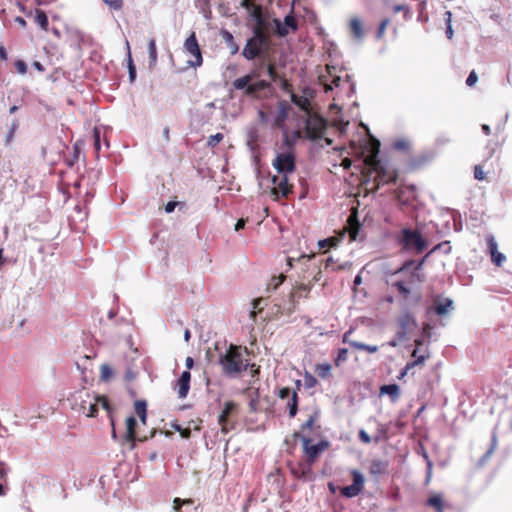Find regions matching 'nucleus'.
I'll list each match as a JSON object with an SVG mask.
<instances>
[{"label": "nucleus", "instance_id": "f257e3e1", "mask_svg": "<svg viewBox=\"0 0 512 512\" xmlns=\"http://www.w3.org/2000/svg\"><path fill=\"white\" fill-rule=\"evenodd\" d=\"M243 352L248 353L246 347L242 348L230 344L227 350L222 353L219 352L218 345H215L214 350L208 349L206 351V358L209 363L220 365L223 374L226 376L235 377L246 371L250 366L248 360L243 358Z\"/></svg>", "mask_w": 512, "mask_h": 512}, {"label": "nucleus", "instance_id": "f03ea898", "mask_svg": "<svg viewBox=\"0 0 512 512\" xmlns=\"http://www.w3.org/2000/svg\"><path fill=\"white\" fill-rule=\"evenodd\" d=\"M370 154L365 157L364 163L367 166V173L365 177L368 179L375 174L373 180V190L379 189L381 186L395 183L398 179V171L383 163L378 159V153L380 149V142L377 139L372 138L370 143Z\"/></svg>", "mask_w": 512, "mask_h": 512}, {"label": "nucleus", "instance_id": "7ed1b4c3", "mask_svg": "<svg viewBox=\"0 0 512 512\" xmlns=\"http://www.w3.org/2000/svg\"><path fill=\"white\" fill-rule=\"evenodd\" d=\"M403 251L420 254L427 248V241L418 230L403 228L396 237Z\"/></svg>", "mask_w": 512, "mask_h": 512}, {"label": "nucleus", "instance_id": "20e7f679", "mask_svg": "<svg viewBox=\"0 0 512 512\" xmlns=\"http://www.w3.org/2000/svg\"><path fill=\"white\" fill-rule=\"evenodd\" d=\"M294 437L299 438L302 441L304 459L311 464H313L319 458L321 453L329 447V442L327 440H321L317 444H312V440L307 434L295 432Z\"/></svg>", "mask_w": 512, "mask_h": 512}, {"label": "nucleus", "instance_id": "39448f33", "mask_svg": "<svg viewBox=\"0 0 512 512\" xmlns=\"http://www.w3.org/2000/svg\"><path fill=\"white\" fill-rule=\"evenodd\" d=\"M326 129V120L317 115L309 114L305 122V134L310 140H317L322 138Z\"/></svg>", "mask_w": 512, "mask_h": 512}, {"label": "nucleus", "instance_id": "423d86ee", "mask_svg": "<svg viewBox=\"0 0 512 512\" xmlns=\"http://www.w3.org/2000/svg\"><path fill=\"white\" fill-rule=\"evenodd\" d=\"M279 174H292L296 170V160L293 152L278 153L272 162Z\"/></svg>", "mask_w": 512, "mask_h": 512}, {"label": "nucleus", "instance_id": "0eeeda50", "mask_svg": "<svg viewBox=\"0 0 512 512\" xmlns=\"http://www.w3.org/2000/svg\"><path fill=\"white\" fill-rule=\"evenodd\" d=\"M184 50L186 53L192 56V59L187 61L189 66L196 68L202 65L203 57L195 32H192L190 36L185 40Z\"/></svg>", "mask_w": 512, "mask_h": 512}, {"label": "nucleus", "instance_id": "6e6552de", "mask_svg": "<svg viewBox=\"0 0 512 512\" xmlns=\"http://www.w3.org/2000/svg\"><path fill=\"white\" fill-rule=\"evenodd\" d=\"M289 174H280L272 177L273 187L271 193L279 198H287L293 191V185L289 183Z\"/></svg>", "mask_w": 512, "mask_h": 512}, {"label": "nucleus", "instance_id": "1a4fd4ad", "mask_svg": "<svg viewBox=\"0 0 512 512\" xmlns=\"http://www.w3.org/2000/svg\"><path fill=\"white\" fill-rule=\"evenodd\" d=\"M93 400L94 394L85 389L74 392L69 398L71 408L82 414L86 413L87 404Z\"/></svg>", "mask_w": 512, "mask_h": 512}, {"label": "nucleus", "instance_id": "9d476101", "mask_svg": "<svg viewBox=\"0 0 512 512\" xmlns=\"http://www.w3.org/2000/svg\"><path fill=\"white\" fill-rule=\"evenodd\" d=\"M351 475L353 478V483L340 489L341 495L347 498L358 496L364 488L363 475L358 470H352Z\"/></svg>", "mask_w": 512, "mask_h": 512}, {"label": "nucleus", "instance_id": "9b49d317", "mask_svg": "<svg viewBox=\"0 0 512 512\" xmlns=\"http://www.w3.org/2000/svg\"><path fill=\"white\" fill-rule=\"evenodd\" d=\"M270 46L259 43L257 40L249 38L242 50V55L247 60H254L259 57L263 52H266Z\"/></svg>", "mask_w": 512, "mask_h": 512}, {"label": "nucleus", "instance_id": "f8f14e48", "mask_svg": "<svg viewBox=\"0 0 512 512\" xmlns=\"http://www.w3.org/2000/svg\"><path fill=\"white\" fill-rule=\"evenodd\" d=\"M278 397L281 400H286V407L289 410V416L295 417L298 412V395L297 392L291 390L289 387H283L278 392Z\"/></svg>", "mask_w": 512, "mask_h": 512}, {"label": "nucleus", "instance_id": "ddd939ff", "mask_svg": "<svg viewBox=\"0 0 512 512\" xmlns=\"http://www.w3.org/2000/svg\"><path fill=\"white\" fill-rule=\"evenodd\" d=\"M273 23L276 28V34L280 37H284L289 33L288 27L291 28L293 31H296L298 29V23L293 15V10L291 11L290 14L285 16L284 23H282L279 19H274Z\"/></svg>", "mask_w": 512, "mask_h": 512}, {"label": "nucleus", "instance_id": "4468645a", "mask_svg": "<svg viewBox=\"0 0 512 512\" xmlns=\"http://www.w3.org/2000/svg\"><path fill=\"white\" fill-rule=\"evenodd\" d=\"M312 465L306 459L290 466V471L298 479H308L312 474Z\"/></svg>", "mask_w": 512, "mask_h": 512}, {"label": "nucleus", "instance_id": "2eb2a0df", "mask_svg": "<svg viewBox=\"0 0 512 512\" xmlns=\"http://www.w3.org/2000/svg\"><path fill=\"white\" fill-rule=\"evenodd\" d=\"M326 69L328 76L322 75L320 76L319 80L320 83L324 86V90L328 92L332 91L334 87H339L342 79L339 76L333 75L332 70H335L334 67L327 65Z\"/></svg>", "mask_w": 512, "mask_h": 512}, {"label": "nucleus", "instance_id": "dca6fc26", "mask_svg": "<svg viewBox=\"0 0 512 512\" xmlns=\"http://www.w3.org/2000/svg\"><path fill=\"white\" fill-rule=\"evenodd\" d=\"M191 373L190 371H183L180 378L177 380L175 388L180 399L187 397L190 389Z\"/></svg>", "mask_w": 512, "mask_h": 512}, {"label": "nucleus", "instance_id": "f3484780", "mask_svg": "<svg viewBox=\"0 0 512 512\" xmlns=\"http://www.w3.org/2000/svg\"><path fill=\"white\" fill-rule=\"evenodd\" d=\"M271 84L269 81L266 80H258L254 83H249L247 86L242 89L244 91V94L249 97L258 98L259 93L262 90H266L270 88Z\"/></svg>", "mask_w": 512, "mask_h": 512}, {"label": "nucleus", "instance_id": "a211bd4d", "mask_svg": "<svg viewBox=\"0 0 512 512\" xmlns=\"http://www.w3.org/2000/svg\"><path fill=\"white\" fill-rule=\"evenodd\" d=\"M488 250L491 256V261L498 267L502 266L506 257L498 251V245L493 236L487 238Z\"/></svg>", "mask_w": 512, "mask_h": 512}, {"label": "nucleus", "instance_id": "6ab92c4d", "mask_svg": "<svg viewBox=\"0 0 512 512\" xmlns=\"http://www.w3.org/2000/svg\"><path fill=\"white\" fill-rule=\"evenodd\" d=\"M137 421L134 416H129L126 419V434L125 440L130 443V449L135 448Z\"/></svg>", "mask_w": 512, "mask_h": 512}, {"label": "nucleus", "instance_id": "aec40b11", "mask_svg": "<svg viewBox=\"0 0 512 512\" xmlns=\"http://www.w3.org/2000/svg\"><path fill=\"white\" fill-rule=\"evenodd\" d=\"M416 279H419V275L416 274L415 272H413L410 274L409 279L407 281L399 280V281L394 282L392 285H393V287H395L398 290V292L404 298H408L410 295V292H411V290L408 286L413 284Z\"/></svg>", "mask_w": 512, "mask_h": 512}, {"label": "nucleus", "instance_id": "412c9836", "mask_svg": "<svg viewBox=\"0 0 512 512\" xmlns=\"http://www.w3.org/2000/svg\"><path fill=\"white\" fill-rule=\"evenodd\" d=\"M270 26H254L252 29V39L257 40L259 43H264L268 46L271 45V37L269 34Z\"/></svg>", "mask_w": 512, "mask_h": 512}, {"label": "nucleus", "instance_id": "4be33fe9", "mask_svg": "<svg viewBox=\"0 0 512 512\" xmlns=\"http://www.w3.org/2000/svg\"><path fill=\"white\" fill-rule=\"evenodd\" d=\"M398 323H399L402 333L404 335H406L408 332L412 331L417 326V322H416L414 316L409 312L402 314L399 317Z\"/></svg>", "mask_w": 512, "mask_h": 512}, {"label": "nucleus", "instance_id": "5701e85b", "mask_svg": "<svg viewBox=\"0 0 512 512\" xmlns=\"http://www.w3.org/2000/svg\"><path fill=\"white\" fill-rule=\"evenodd\" d=\"M453 308V301L449 298H445L442 300L435 299L434 306L429 308L428 312L431 310L434 311L437 315H445Z\"/></svg>", "mask_w": 512, "mask_h": 512}, {"label": "nucleus", "instance_id": "b1692460", "mask_svg": "<svg viewBox=\"0 0 512 512\" xmlns=\"http://www.w3.org/2000/svg\"><path fill=\"white\" fill-rule=\"evenodd\" d=\"M260 76V72L258 69H253L250 71L249 74L237 78L233 81L232 85L236 90H242L244 89L247 84H249L252 80L258 78Z\"/></svg>", "mask_w": 512, "mask_h": 512}, {"label": "nucleus", "instance_id": "393cba45", "mask_svg": "<svg viewBox=\"0 0 512 512\" xmlns=\"http://www.w3.org/2000/svg\"><path fill=\"white\" fill-rule=\"evenodd\" d=\"M347 226H348L347 228H348L350 240H353V241L357 240L358 233H359V230L361 228V225H360V223L358 221L356 211H354L348 217Z\"/></svg>", "mask_w": 512, "mask_h": 512}, {"label": "nucleus", "instance_id": "a878e982", "mask_svg": "<svg viewBox=\"0 0 512 512\" xmlns=\"http://www.w3.org/2000/svg\"><path fill=\"white\" fill-rule=\"evenodd\" d=\"M388 462L380 459H374L369 464V473L372 476H380L387 472Z\"/></svg>", "mask_w": 512, "mask_h": 512}, {"label": "nucleus", "instance_id": "bb28decb", "mask_svg": "<svg viewBox=\"0 0 512 512\" xmlns=\"http://www.w3.org/2000/svg\"><path fill=\"white\" fill-rule=\"evenodd\" d=\"M426 506L431 507L435 512H444V499L440 493H431L426 501Z\"/></svg>", "mask_w": 512, "mask_h": 512}, {"label": "nucleus", "instance_id": "cd10ccee", "mask_svg": "<svg viewBox=\"0 0 512 512\" xmlns=\"http://www.w3.org/2000/svg\"><path fill=\"white\" fill-rule=\"evenodd\" d=\"M314 372L319 378L328 380L332 376V365L327 362L316 364Z\"/></svg>", "mask_w": 512, "mask_h": 512}, {"label": "nucleus", "instance_id": "c85d7f7f", "mask_svg": "<svg viewBox=\"0 0 512 512\" xmlns=\"http://www.w3.org/2000/svg\"><path fill=\"white\" fill-rule=\"evenodd\" d=\"M430 160H431V156L429 154L422 153V154L415 155V156L411 157L408 165L412 170H415V169H418V168L424 166Z\"/></svg>", "mask_w": 512, "mask_h": 512}, {"label": "nucleus", "instance_id": "c756f323", "mask_svg": "<svg viewBox=\"0 0 512 512\" xmlns=\"http://www.w3.org/2000/svg\"><path fill=\"white\" fill-rule=\"evenodd\" d=\"M251 16L255 21L254 26H270V23L265 19L261 5L253 6Z\"/></svg>", "mask_w": 512, "mask_h": 512}, {"label": "nucleus", "instance_id": "7c9ffc66", "mask_svg": "<svg viewBox=\"0 0 512 512\" xmlns=\"http://www.w3.org/2000/svg\"><path fill=\"white\" fill-rule=\"evenodd\" d=\"M349 28L354 38L361 39L364 35L361 20L357 17L351 18Z\"/></svg>", "mask_w": 512, "mask_h": 512}, {"label": "nucleus", "instance_id": "2f4dec72", "mask_svg": "<svg viewBox=\"0 0 512 512\" xmlns=\"http://www.w3.org/2000/svg\"><path fill=\"white\" fill-rule=\"evenodd\" d=\"M221 36L225 43L227 44L228 48L230 49L231 55L237 54L239 51V46L235 42L233 35L227 30H222Z\"/></svg>", "mask_w": 512, "mask_h": 512}, {"label": "nucleus", "instance_id": "473e14b6", "mask_svg": "<svg viewBox=\"0 0 512 512\" xmlns=\"http://www.w3.org/2000/svg\"><path fill=\"white\" fill-rule=\"evenodd\" d=\"M381 395H389L392 401H396L400 395V388L397 384L383 385L380 387Z\"/></svg>", "mask_w": 512, "mask_h": 512}, {"label": "nucleus", "instance_id": "72a5a7b5", "mask_svg": "<svg viewBox=\"0 0 512 512\" xmlns=\"http://www.w3.org/2000/svg\"><path fill=\"white\" fill-rule=\"evenodd\" d=\"M317 418H318L317 413H314L313 415H311L305 421V423L302 424L300 433L305 434V432L307 430H310L311 432L318 431L320 429V426L316 425Z\"/></svg>", "mask_w": 512, "mask_h": 512}, {"label": "nucleus", "instance_id": "f704fd0d", "mask_svg": "<svg viewBox=\"0 0 512 512\" xmlns=\"http://www.w3.org/2000/svg\"><path fill=\"white\" fill-rule=\"evenodd\" d=\"M34 22L39 25L42 30L48 31L49 21L46 13L43 10H35Z\"/></svg>", "mask_w": 512, "mask_h": 512}, {"label": "nucleus", "instance_id": "c9c22d12", "mask_svg": "<svg viewBox=\"0 0 512 512\" xmlns=\"http://www.w3.org/2000/svg\"><path fill=\"white\" fill-rule=\"evenodd\" d=\"M146 407H147V404L144 400H137L134 404L135 413L140 418V420L143 424H146V418H147Z\"/></svg>", "mask_w": 512, "mask_h": 512}, {"label": "nucleus", "instance_id": "e433bc0d", "mask_svg": "<svg viewBox=\"0 0 512 512\" xmlns=\"http://www.w3.org/2000/svg\"><path fill=\"white\" fill-rule=\"evenodd\" d=\"M349 345L354 349L366 351L371 354L376 353L379 350L377 345H368L358 341L349 342Z\"/></svg>", "mask_w": 512, "mask_h": 512}, {"label": "nucleus", "instance_id": "4c0bfd02", "mask_svg": "<svg viewBox=\"0 0 512 512\" xmlns=\"http://www.w3.org/2000/svg\"><path fill=\"white\" fill-rule=\"evenodd\" d=\"M229 417L224 412L219 415L218 423L221 426V432L227 434L234 428V425L229 421Z\"/></svg>", "mask_w": 512, "mask_h": 512}, {"label": "nucleus", "instance_id": "58836bf2", "mask_svg": "<svg viewBox=\"0 0 512 512\" xmlns=\"http://www.w3.org/2000/svg\"><path fill=\"white\" fill-rule=\"evenodd\" d=\"M425 359L426 357L424 355H420L418 359L408 362L401 371L400 375L398 376V379H402L403 377H405L408 374V372L415 366L423 364Z\"/></svg>", "mask_w": 512, "mask_h": 512}, {"label": "nucleus", "instance_id": "ea45409f", "mask_svg": "<svg viewBox=\"0 0 512 512\" xmlns=\"http://www.w3.org/2000/svg\"><path fill=\"white\" fill-rule=\"evenodd\" d=\"M292 101L293 103H295L298 107H300L302 110H304L305 112L309 114L310 113V102L309 100L306 98V97H303V96H297V95H292Z\"/></svg>", "mask_w": 512, "mask_h": 512}, {"label": "nucleus", "instance_id": "a19ab883", "mask_svg": "<svg viewBox=\"0 0 512 512\" xmlns=\"http://www.w3.org/2000/svg\"><path fill=\"white\" fill-rule=\"evenodd\" d=\"M148 53L151 64H155L157 61V47L154 38H151L148 42Z\"/></svg>", "mask_w": 512, "mask_h": 512}, {"label": "nucleus", "instance_id": "79ce46f5", "mask_svg": "<svg viewBox=\"0 0 512 512\" xmlns=\"http://www.w3.org/2000/svg\"><path fill=\"white\" fill-rule=\"evenodd\" d=\"M348 360V349L346 348H340L337 352V356L334 359V364L336 367L341 366L343 363H345Z\"/></svg>", "mask_w": 512, "mask_h": 512}, {"label": "nucleus", "instance_id": "37998d69", "mask_svg": "<svg viewBox=\"0 0 512 512\" xmlns=\"http://www.w3.org/2000/svg\"><path fill=\"white\" fill-rule=\"evenodd\" d=\"M98 405L96 395H94V400L87 404V411L84 415L87 417H95L98 413Z\"/></svg>", "mask_w": 512, "mask_h": 512}, {"label": "nucleus", "instance_id": "c03bdc74", "mask_svg": "<svg viewBox=\"0 0 512 512\" xmlns=\"http://www.w3.org/2000/svg\"><path fill=\"white\" fill-rule=\"evenodd\" d=\"M389 24H390V19H388V18H385L380 22L378 30L376 32L377 39H382L384 37L386 28L388 27Z\"/></svg>", "mask_w": 512, "mask_h": 512}, {"label": "nucleus", "instance_id": "a18cd8bd", "mask_svg": "<svg viewBox=\"0 0 512 512\" xmlns=\"http://www.w3.org/2000/svg\"><path fill=\"white\" fill-rule=\"evenodd\" d=\"M100 373H101L100 377H101V379H102L103 381H108V380H110V379H111V377H112V374H113L112 369H111V368H110V366H109V365H107V364H103V365H101V367H100Z\"/></svg>", "mask_w": 512, "mask_h": 512}, {"label": "nucleus", "instance_id": "49530a36", "mask_svg": "<svg viewBox=\"0 0 512 512\" xmlns=\"http://www.w3.org/2000/svg\"><path fill=\"white\" fill-rule=\"evenodd\" d=\"M184 504H193V500L192 499H181V498H175L173 500V510L174 512H179L182 505Z\"/></svg>", "mask_w": 512, "mask_h": 512}, {"label": "nucleus", "instance_id": "de8ad7c7", "mask_svg": "<svg viewBox=\"0 0 512 512\" xmlns=\"http://www.w3.org/2000/svg\"><path fill=\"white\" fill-rule=\"evenodd\" d=\"M110 9L119 11L123 8V0H102Z\"/></svg>", "mask_w": 512, "mask_h": 512}, {"label": "nucleus", "instance_id": "09e8293b", "mask_svg": "<svg viewBox=\"0 0 512 512\" xmlns=\"http://www.w3.org/2000/svg\"><path fill=\"white\" fill-rule=\"evenodd\" d=\"M80 155V150L77 145L74 146L73 155H71V158H66L65 163L68 167H73L74 164L78 161Z\"/></svg>", "mask_w": 512, "mask_h": 512}, {"label": "nucleus", "instance_id": "8fccbe9b", "mask_svg": "<svg viewBox=\"0 0 512 512\" xmlns=\"http://www.w3.org/2000/svg\"><path fill=\"white\" fill-rule=\"evenodd\" d=\"M262 301H263L262 298H256L252 302L253 310L250 312V318L254 321H255L257 313L262 311V308L260 307V304Z\"/></svg>", "mask_w": 512, "mask_h": 512}, {"label": "nucleus", "instance_id": "3c124183", "mask_svg": "<svg viewBox=\"0 0 512 512\" xmlns=\"http://www.w3.org/2000/svg\"><path fill=\"white\" fill-rule=\"evenodd\" d=\"M392 11L395 14L399 13V12H403L405 19H408L410 17V10H409V7L406 5H402V4L394 5L392 8Z\"/></svg>", "mask_w": 512, "mask_h": 512}, {"label": "nucleus", "instance_id": "603ef678", "mask_svg": "<svg viewBox=\"0 0 512 512\" xmlns=\"http://www.w3.org/2000/svg\"><path fill=\"white\" fill-rule=\"evenodd\" d=\"M301 291L308 292V289L305 285H300L296 289H294L290 294V299L292 302H295L296 299L301 297Z\"/></svg>", "mask_w": 512, "mask_h": 512}, {"label": "nucleus", "instance_id": "864d4df0", "mask_svg": "<svg viewBox=\"0 0 512 512\" xmlns=\"http://www.w3.org/2000/svg\"><path fill=\"white\" fill-rule=\"evenodd\" d=\"M268 75L271 79V81H276L278 79V73L276 70V66L274 63L269 62L266 66Z\"/></svg>", "mask_w": 512, "mask_h": 512}, {"label": "nucleus", "instance_id": "5fc2aeb1", "mask_svg": "<svg viewBox=\"0 0 512 512\" xmlns=\"http://www.w3.org/2000/svg\"><path fill=\"white\" fill-rule=\"evenodd\" d=\"M224 136L222 133H216L214 135H211L208 138V145L210 147H215L218 143H220L223 140Z\"/></svg>", "mask_w": 512, "mask_h": 512}, {"label": "nucleus", "instance_id": "6e6d98bb", "mask_svg": "<svg viewBox=\"0 0 512 512\" xmlns=\"http://www.w3.org/2000/svg\"><path fill=\"white\" fill-rule=\"evenodd\" d=\"M393 147L397 150H409L410 148V143L406 140H397L393 143Z\"/></svg>", "mask_w": 512, "mask_h": 512}, {"label": "nucleus", "instance_id": "4d7b16f0", "mask_svg": "<svg viewBox=\"0 0 512 512\" xmlns=\"http://www.w3.org/2000/svg\"><path fill=\"white\" fill-rule=\"evenodd\" d=\"M236 408L237 405L234 402L228 401L225 403L222 412H224L227 416H230L233 412L236 411Z\"/></svg>", "mask_w": 512, "mask_h": 512}, {"label": "nucleus", "instance_id": "13d9d810", "mask_svg": "<svg viewBox=\"0 0 512 512\" xmlns=\"http://www.w3.org/2000/svg\"><path fill=\"white\" fill-rule=\"evenodd\" d=\"M474 177H475V179H477L479 181H482L486 178L485 172L481 165H476L474 167Z\"/></svg>", "mask_w": 512, "mask_h": 512}, {"label": "nucleus", "instance_id": "bf43d9fd", "mask_svg": "<svg viewBox=\"0 0 512 512\" xmlns=\"http://www.w3.org/2000/svg\"><path fill=\"white\" fill-rule=\"evenodd\" d=\"M93 139H94V148L96 152H99L101 144H100V130L95 128L93 130Z\"/></svg>", "mask_w": 512, "mask_h": 512}, {"label": "nucleus", "instance_id": "052dcab7", "mask_svg": "<svg viewBox=\"0 0 512 512\" xmlns=\"http://www.w3.org/2000/svg\"><path fill=\"white\" fill-rule=\"evenodd\" d=\"M445 243H440L438 245H436L421 261H419L416 266H415V271H418L421 269L425 259L433 252H435L436 250L440 249Z\"/></svg>", "mask_w": 512, "mask_h": 512}, {"label": "nucleus", "instance_id": "680f3d73", "mask_svg": "<svg viewBox=\"0 0 512 512\" xmlns=\"http://www.w3.org/2000/svg\"><path fill=\"white\" fill-rule=\"evenodd\" d=\"M14 65L20 74H25L27 72V64L23 60H16Z\"/></svg>", "mask_w": 512, "mask_h": 512}, {"label": "nucleus", "instance_id": "e2e57ef3", "mask_svg": "<svg viewBox=\"0 0 512 512\" xmlns=\"http://www.w3.org/2000/svg\"><path fill=\"white\" fill-rule=\"evenodd\" d=\"M284 280L285 276L283 274L279 275L278 277H273L269 286H272L273 289H277L278 286L281 285Z\"/></svg>", "mask_w": 512, "mask_h": 512}, {"label": "nucleus", "instance_id": "0e129e2a", "mask_svg": "<svg viewBox=\"0 0 512 512\" xmlns=\"http://www.w3.org/2000/svg\"><path fill=\"white\" fill-rule=\"evenodd\" d=\"M96 399L98 401V404H101L103 409L107 411L110 410V404L106 396H96Z\"/></svg>", "mask_w": 512, "mask_h": 512}, {"label": "nucleus", "instance_id": "69168bd1", "mask_svg": "<svg viewBox=\"0 0 512 512\" xmlns=\"http://www.w3.org/2000/svg\"><path fill=\"white\" fill-rule=\"evenodd\" d=\"M477 81H478V76H477L476 72L473 70V71L470 72L469 76L467 77L466 84L471 87Z\"/></svg>", "mask_w": 512, "mask_h": 512}, {"label": "nucleus", "instance_id": "338daca9", "mask_svg": "<svg viewBox=\"0 0 512 512\" xmlns=\"http://www.w3.org/2000/svg\"><path fill=\"white\" fill-rule=\"evenodd\" d=\"M359 439L365 444L371 443V437L364 430L359 431Z\"/></svg>", "mask_w": 512, "mask_h": 512}, {"label": "nucleus", "instance_id": "774afa93", "mask_svg": "<svg viewBox=\"0 0 512 512\" xmlns=\"http://www.w3.org/2000/svg\"><path fill=\"white\" fill-rule=\"evenodd\" d=\"M175 429L180 432L183 438H189L191 435V431L189 428L182 429L179 425H176Z\"/></svg>", "mask_w": 512, "mask_h": 512}]
</instances>
